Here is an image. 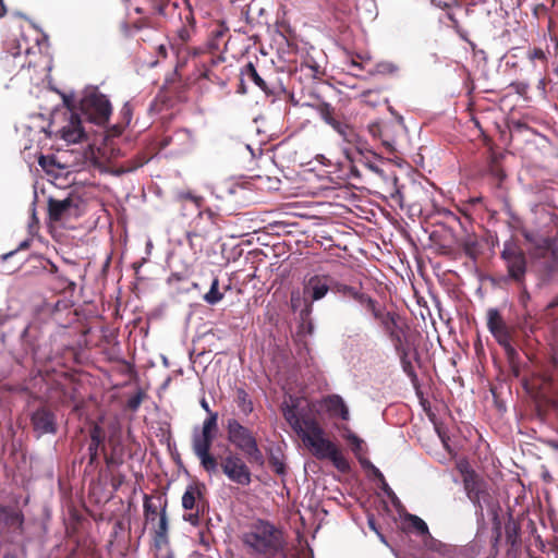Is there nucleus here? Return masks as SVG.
<instances>
[{
    "instance_id": "f257e3e1",
    "label": "nucleus",
    "mask_w": 558,
    "mask_h": 558,
    "mask_svg": "<svg viewBox=\"0 0 558 558\" xmlns=\"http://www.w3.org/2000/svg\"><path fill=\"white\" fill-rule=\"evenodd\" d=\"M242 543L247 553L263 558H275L284 549L282 532L271 522L254 520L242 534Z\"/></svg>"
},
{
    "instance_id": "f03ea898",
    "label": "nucleus",
    "mask_w": 558,
    "mask_h": 558,
    "mask_svg": "<svg viewBox=\"0 0 558 558\" xmlns=\"http://www.w3.org/2000/svg\"><path fill=\"white\" fill-rule=\"evenodd\" d=\"M500 258L505 264L506 274L496 276L493 281L499 287L510 283L523 286L527 274V257L513 239L504 242Z\"/></svg>"
},
{
    "instance_id": "7ed1b4c3",
    "label": "nucleus",
    "mask_w": 558,
    "mask_h": 558,
    "mask_svg": "<svg viewBox=\"0 0 558 558\" xmlns=\"http://www.w3.org/2000/svg\"><path fill=\"white\" fill-rule=\"evenodd\" d=\"M218 414L207 416L203 422L202 429L194 428L192 435V449L199 459L201 465L209 474L218 471L217 459L210 453V448L217 430Z\"/></svg>"
},
{
    "instance_id": "20e7f679",
    "label": "nucleus",
    "mask_w": 558,
    "mask_h": 558,
    "mask_svg": "<svg viewBox=\"0 0 558 558\" xmlns=\"http://www.w3.org/2000/svg\"><path fill=\"white\" fill-rule=\"evenodd\" d=\"M78 109L86 120L98 125L105 124L112 111L109 99L97 87L84 89Z\"/></svg>"
},
{
    "instance_id": "39448f33",
    "label": "nucleus",
    "mask_w": 558,
    "mask_h": 558,
    "mask_svg": "<svg viewBox=\"0 0 558 558\" xmlns=\"http://www.w3.org/2000/svg\"><path fill=\"white\" fill-rule=\"evenodd\" d=\"M227 434L228 440L250 462H256L262 464L264 462V456L258 448L257 440L253 433L242 425L235 418H229L227 422Z\"/></svg>"
},
{
    "instance_id": "423d86ee",
    "label": "nucleus",
    "mask_w": 558,
    "mask_h": 558,
    "mask_svg": "<svg viewBox=\"0 0 558 558\" xmlns=\"http://www.w3.org/2000/svg\"><path fill=\"white\" fill-rule=\"evenodd\" d=\"M487 328L497 343L505 350L509 359L518 356V352L512 345L511 331L500 312L495 307L488 308L487 311Z\"/></svg>"
},
{
    "instance_id": "0eeeda50",
    "label": "nucleus",
    "mask_w": 558,
    "mask_h": 558,
    "mask_svg": "<svg viewBox=\"0 0 558 558\" xmlns=\"http://www.w3.org/2000/svg\"><path fill=\"white\" fill-rule=\"evenodd\" d=\"M463 487L468 498L476 508V514L483 518L484 508L488 506L489 493L486 483L472 469L465 470Z\"/></svg>"
},
{
    "instance_id": "6e6552de",
    "label": "nucleus",
    "mask_w": 558,
    "mask_h": 558,
    "mask_svg": "<svg viewBox=\"0 0 558 558\" xmlns=\"http://www.w3.org/2000/svg\"><path fill=\"white\" fill-rule=\"evenodd\" d=\"M302 440L318 459H327L337 447L324 436V430L317 422H310L307 424L306 434H304Z\"/></svg>"
},
{
    "instance_id": "1a4fd4ad",
    "label": "nucleus",
    "mask_w": 558,
    "mask_h": 558,
    "mask_svg": "<svg viewBox=\"0 0 558 558\" xmlns=\"http://www.w3.org/2000/svg\"><path fill=\"white\" fill-rule=\"evenodd\" d=\"M182 507L192 512L183 515V520L193 526L199 524L201 514L205 511L202 487L197 484H190L182 496Z\"/></svg>"
},
{
    "instance_id": "9d476101",
    "label": "nucleus",
    "mask_w": 558,
    "mask_h": 558,
    "mask_svg": "<svg viewBox=\"0 0 558 558\" xmlns=\"http://www.w3.org/2000/svg\"><path fill=\"white\" fill-rule=\"evenodd\" d=\"M223 474L233 483L242 486L251 484V471L241 457L234 453L228 454L222 463Z\"/></svg>"
},
{
    "instance_id": "9b49d317",
    "label": "nucleus",
    "mask_w": 558,
    "mask_h": 558,
    "mask_svg": "<svg viewBox=\"0 0 558 558\" xmlns=\"http://www.w3.org/2000/svg\"><path fill=\"white\" fill-rule=\"evenodd\" d=\"M29 420L37 438L45 435H54L58 430L57 416L54 412L46 407H40L33 411Z\"/></svg>"
},
{
    "instance_id": "f8f14e48",
    "label": "nucleus",
    "mask_w": 558,
    "mask_h": 558,
    "mask_svg": "<svg viewBox=\"0 0 558 558\" xmlns=\"http://www.w3.org/2000/svg\"><path fill=\"white\" fill-rule=\"evenodd\" d=\"M76 199L69 196L63 199L50 197L48 201L49 218L52 221H61L76 216L78 205Z\"/></svg>"
},
{
    "instance_id": "ddd939ff",
    "label": "nucleus",
    "mask_w": 558,
    "mask_h": 558,
    "mask_svg": "<svg viewBox=\"0 0 558 558\" xmlns=\"http://www.w3.org/2000/svg\"><path fill=\"white\" fill-rule=\"evenodd\" d=\"M59 134L68 144H76L86 136L82 118L71 108L66 123L59 130Z\"/></svg>"
},
{
    "instance_id": "4468645a",
    "label": "nucleus",
    "mask_w": 558,
    "mask_h": 558,
    "mask_svg": "<svg viewBox=\"0 0 558 558\" xmlns=\"http://www.w3.org/2000/svg\"><path fill=\"white\" fill-rule=\"evenodd\" d=\"M329 289L330 287L328 276L314 275L305 281L303 293L305 298L310 299L312 302H315L325 298Z\"/></svg>"
},
{
    "instance_id": "2eb2a0df",
    "label": "nucleus",
    "mask_w": 558,
    "mask_h": 558,
    "mask_svg": "<svg viewBox=\"0 0 558 558\" xmlns=\"http://www.w3.org/2000/svg\"><path fill=\"white\" fill-rule=\"evenodd\" d=\"M322 118L323 120L329 124L341 137L342 140L348 144H354L357 142L359 135L356 134L355 130L351 126H349L345 123H342L341 121L337 120L330 110L329 106H326L322 110Z\"/></svg>"
},
{
    "instance_id": "dca6fc26",
    "label": "nucleus",
    "mask_w": 558,
    "mask_h": 558,
    "mask_svg": "<svg viewBox=\"0 0 558 558\" xmlns=\"http://www.w3.org/2000/svg\"><path fill=\"white\" fill-rule=\"evenodd\" d=\"M175 145L178 153L190 151L195 145V137L191 130L180 129L177 130L171 136L163 140L162 145Z\"/></svg>"
},
{
    "instance_id": "f3484780",
    "label": "nucleus",
    "mask_w": 558,
    "mask_h": 558,
    "mask_svg": "<svg viewBox=\"0 0 558 558\" xmlns=\"http://www.w3.org/2000/svg\"><path fill=\"white\" fill-rule=\"evenodd\" d=\"M322 404L331 417H340L343 421H349V408L341 396L329 395L323 399Z\"/></svg>"
},
{
    "instance_id": "a211bd4d",
    "label": "nucleus",
    "mask_w": 558,
    "mask_h": 558,
    "mask_svg": "<svg viewBox=\"0 0 558 558\" xmlns=\"http://www.w3.org/2000/svg\"><path fill=\"white\" fill-rule=\"evenodd\" d=\"M144 517L147 524L155 523L159 519L162 509H167V499L162 497L144 496Z\"/></svg>"
},
{
    "instance_id": "6ab92c4d",
    "label": "nucleus",
    "mask_w": 558,
    "mask_h": 558,
    "mask_svg": "<svg viewBox=\"0 0 558 558\" xmlns=\"http://www.w3.org/2000/svg\"><path fill=\"white\" fill-rule=\"evenodd\" d=\"M385 332L390 337L392 341L400 342V332L398 331V324L396 319V314L386 311L384 307L379 313H375V317Z\"/></svg>"
},
{
    "instance_id": "aec40b11",
    "label": "nucleus",
    "mask_w": 558,
    "mask_h": 558,
    "mask_svg": "<svg viewBox=\"0 0 558 558\" xmlns=\"http://www.w3.org/2000/svg\"><path fill=\"white\" fill-rule=\"evenodd\" d=\"M154 526V543L155 546L161 548L168 543V517L165 509H162L159 513V519L155 523H151Z\"/></svg>"
},
{
    "instance_id": "412c9836",
    "label": "nucleus",
    "mask_w": 558,
    "mask_h": 558,
    "mask_svg": "<svg viewBox=\"0 0 558 558\" xmlns=\"http://www.w3.org/2000/svg\"><path fill=\"white\" fill-rule=\"evenodd\" d=\"M284 417L292 429L301 437L306 434V427L310 422H316L314 418H302L294 409L284 411Z\"/></svg>"
},
{
    "instance_id": "4be33fe9",
    "label": "nucleus",
    "mask_w": 558,
    "mask_h": 558,
    "mask_svg": "<svg viewBox=\"0 0 558 558\" xmlns=\"http://www.w3.org/2000/svg\"><path fill=\"white\" fill-rule=\"evenodd\" d=\"M393 342H395L396 351H397V354L399 355L400 364H401L403 372L410 378H415L416 374H415L412 361L409 356V350L405 347H403L401 339H400V342H397V341H393Z\"/></svg>"
},
{
    "instance_id": "5701e85b",
    "label": "nucleus",
    "mask_w": 558,
    "mask_h": 558,
    "mask_svg": "<svg viewBox=\"0 0 558 558\" xmlns=\"http://www.w3.org/2000/svg\"><path fill=\"white\" fill-rule=\"evenodd\" d=\"M102 442L101 428L95 425L90 430V441L88 445L89 464H94L98 458V449Z\"/></svg>"
},
{
    "instance_id": "b1692460",
    "label": "nucleus",
    "mask_w": 558,
    "mask_h": 558,
    "mask_svg": "<svg viewBox=\"0 0 558 558\" xmlns=\"http://www.w3.org/2000/svg\"><path fill=\"white\" fill-rule=\"evenodd\" d=\"M157 13L165 17H173L174 11L179 8L178 1L173 0H149Z\"/></svg>"
},
{
    "instance_id": "393cba45",
    "label": "nucleus",
    "mask_w": 558,
    "mask_h": 558,
    "mask_svg": "<svg viewBox=\"0 0 558 558\" xmlns=\"http://www.w3.org/2000/svg\"><path fill=\"white\" fill-rule=\"evenodd\" d=\"M236 405L240 410V412L247 416L253 412V402L248 396V393L243 388L236 389V398H235Z\"/></svg>"
},
{
    "instance_id": "a878e982",
    "label": "nucleus",
    "mask_w": 558,
    "mask_h": 558,
    "mask_svg": "<svg viewBox=\"0 0 558 558\" xmlns=\"http://www.w3.org/2000/svg\"><path fill=\"white\" fill-rule=\"evenodd\" d=\"M242 75H244L247 80L254 82V84L258 86L263 92L268 93L266 82L260 77L252 62H248L244 66V69L242 70Z\"/></svg>"
},
{
    "instance_id": "bb28decb",
    "label": "nucleus",
    "mask_w": 558,
    "mask_h": 558,
    "mask_svg": "<svg viewBox=\"0 0 558 558\" xmlns=\"http://www.w3.org/2000/svg\"><path fill=\"white\" fill-rule=\"evenodd\" d=\"M405 520L410 523L411 527H413L417 532L418 535L426 536L427 538L434 542L432 535L429 534L428 526L423 519L415 514L409 513L407 514Z\"/></svg>"
},
{
    "instance_id": "cd10ccee",
    "label": "nucleus",
    "mask_w": 558,
    "mask_h": 558,
    "mask_svg": "<svg viewBox=\"0 0 558 558\" xmlns=\"http://www.w3.org/2000/svg\"><path fill=\"white\" fill-rule=\"evenodd\" d=\"M223 299V294L219 291V280L214 278L209 291L205 293L204 301L209 305H216Z\"/></svg>"
},
{
    "instance_id": "c85d7f7f",
    "label": "nucleus",
    "mask_w": 558,
    "mask_h": 558,
    "mask_svg": "<svg viewBox=\"0 0 558 558\" xmlns=\"http://www.w3.org/2000/svg\"><path fill=\"white\" fill-rule=\"evenodd\" d=\"M342 437L350 444L352 451L359 454L362 451L363 440L348 426L342 427Z\"/></svg>"
},
{
    "instance_id": "c756f323",
    "label": "nucleus",
    "mask_w": 558,
    "mask_h": 558,
    "mask_svg": "<svg viewBox=\"0 0 558 558\" xmlns=\"http://www.w3.org/2000/svg\"><path fill=\"white\" fill-rule=\"evenodd\" d=\"M518 328L526 336L530 337L534 333L536 327L535 323L533 320V314L525 310V313L523 314L522 318L518 323Z\"/></svg>"
},
{
    "instance_id": "7c9ffc66",
    "label": "nucleus",
    "mask_w": 558,
    "mask_h": 558,
    "mask_svg": "<svg viewBox=\"0 0 558 558\" xmlns=\"http://www.w3.org/2000/svg\"><path fill=\"white\" fill-rule=\"evenodd\" d=\"M522 236L525 239L526 242L533 244L535 247H545L548 243L547 239L539 235L537 232L527 230L523 228L521 230Z\"/></svg>"
},
{
    "instance_id": "2f4dec72",
    "label": "nucleus",
    "mask_w": 558,
    "mask_h": 558,
    "mask_svg": "<svg viewBox=\"0 0 558 558\" xmlns=\"http://www.w3.org/2000/svg\"><path fill=\"white\" fill-rule=\"evenodd\" d=\"M327 459H329L332 464L341 472H344L349 469L348 460L342 456L337 447L331 451Z\"/></svg>"
},
{
    "instance_id": "473e14b6",
    "label": "nucleus",
    "mask_w": 558,
    "mask_h": 558,
    "mask_svg": "<svg viewBox=\"0 0 558 558\" xmlns=\"http://www.w3.org/2000/svg\"><path fill=\"white\" fill-rule=\"evenodd\" d=\"M8 52L13 57L17 58L22 54V52L28 54L31 52V48L24 37L21 39H16L14 45L8 49Z\"/></svg>"
},
{
    "instance_id": "72a5a7b5",
    "label": "nucleus",
    "mask_w": 558,
    "mask_h": 558,
    "mask_svg": "<svg viewBox=\"0 0 558 558\" xmlns=\"http://www.w3.org/2000/svg\"><path fill=\"white\" fill-rule=\"evenodd\" d=\"M333 290L336 293H338L342 296H345V298H350V299H354L360 291L355 287L348 286V284L340 283V282H337L333 286Z\"/></svg>"
},
{
    "instance_id": "f704fd0d",
    "label": "nucleus",
    "mask_w": 558,
    "mask_h": 558,
    "mask_svg": "<svg viewBox=\"0 0 558 558\" xmlns=\"http://www.w3.org/2000/svg\"><path fill=\"white\" fill-rule=\"evenodd\" d=\"M374 473L375 475L379 478L381 485H380V488L383 489L384 494L395 504L396 501H398V498L396 496V494L393 493V490L390 488V486L388 485V483L386 482L383 473L374 468Z\"/></svg>"
},
{
    "instance_id": "c9c22d12",
    "label": "nucleus",
    "mask_w": 558,
    "mask_h": 558,
    "mask_svg": "<svg viewBox=\"0 0 558 558\" xmlns=\"http://www.w3.org/2000/svg\"><path fill=\"white\" fill-rule=\"evenodd\" d=\"M398 72V66L390 61H380L376 64V73L378 74H395Z\"/></svg>"
},
{
    "instance_id": "e433bc0d",
    "label": "nucleus",
    "mask_w": 558,
    "mask_h": 558,
    "mask_svg": "<svg viewBox=\"0 0 558 558\" xmlns=\"http://www.w3.org/2000/svg\"><path fill=\"white\" fill-rule=\"evenodd\" d=\"M10 518H14L20 524L23 522V517L17 512H12L8 507L0 505V522Z\"/></svg>"
},
{
    "instance_id": "4c0bfd02",
    "label": "nucleus",
    "mask_w": 558,
    "mask_h": 558,
    "mask_svg": "<svg viewBox=\"0 0 558 558\" xmlns=\"http://www.w3.org/2000/svg\"><path fill=\"white\" fill-rule=\"evenodd\" d=\"M39 166L47 172H50L54 166H57L53 156L41 155L38 159Z\"/></svg>"
},
{
    "instance_id": "58836bf2",
    "label": "nucleus",
    "mask_w": 558,
    "mask_h": 558,
    "mask_svg": "<svg viewBox=\"0 0 558 558\" xmlns=\"http://www.w3.org/2000/svg\"><path fill=\"white\" fill-rule=\"evenodd\" d=\"M518 287L520 288L519 302L525 310H527V303L531 300V294L527 291L525 280H523V286Z\"/></svg>"
},
{
    "instance_id": "ea45409f",
    "label": "nucleus",
    "mask_w": 558,
    "mask_h": 558,
    "mask_svg": "<svg viewBox=\"0 0 558 558\" xmlns=\"http://www.w3.org/2000/svg\"><path fill=\"white\" fill-rule=\"evenodd\" d=\"M353 300L360 303L362 306H366L369 304V302H373L374 299L360 290Z\"/></svg>"
},
{
    "instance_id": "a19ab883",
    "label": "nucleus",
    "mask_w": 558,
    "mask_h": 558,
    "mask_svg": "<svg viewBox=\"0 0 558 558\" xmlns=\"http://www.w3.org/2000/svg\"><path fill=\"white\" fill-rule=\"evenodd\" d=\"M529 59L534 60H546V53L541 48H534L532 51L529 52Z\"/></svg>"
},
{
    "instance_id": "79ce46f5",
    "label": "nucleus",
    "mask_w": 558,
    "mask_h": 558,
    "mask_svg": "<svg viewBox=\"0 0 558 558\" xmlns=\"http://www.w3.org/2000/svg\"><path fill=\"white\" fill-rule=\"evenodd\" d=\"M365 308L373 315V317H375V313H379L384 306H381L376 300H373V302H369Z\"/></svg>"
},
{
    "instance_id": "37998d69",
    "label": "nucleus",
    "mask_w": 558,
    "mask_h": 558,
    "mask_svg": "<svg viewBox=\"0 0 558 558\" xmlns=\"http://www.w3.org/2000/svg\"><path fill=\"white\" fill-rule=\"evenodd\" d=\"M365 308L373 315V317H375V313H379L384 306H381L376 300H373V302H369Z\"/></svg>"
},
{
    "instance_id": "c03bdc74",
    "label": "nucleus",
    "mask_w": 558,
    "mask_h": 558,
    "mask_svg": "<svg viewBox=\"0 0 558 558\" xmlns=\"http://www.w3.org/2000/svg\"><path fill=\"white\" fill-rule=\"evenodd\" d=\"M511 86L515 89V92L520 95H523L529 89V84L525 82H513Z\"/></svg>"
},
{
    "instance_id": "a18cd8bd",
    "label": "nucleus",
    "mask_w": 558,
    "mask_h": 558,
    "mask_svg": "<svg viewBox=\"0 0 558 558\" xmlns=\"http://www.w3.org/2000/svg\"><path fill=\"white\" fill-rule=\"evenodd\" d=\"M141 401H142L141 396H140V395H137V396H134V397H132L131 399H129L128 404H129V407H130L132 410H136V409L140 407Z\"/></svg>"
},
{
    "instance_id": "49530a36",
    "label": "nucleus",
    "mask_w": 558,
    "mask_h": 558,
    "mask_svg": "<svg viewBox=\"0 0 558 558\" xmlns=\"http://www.w3.org/2000/svg\"><path fill=\"white\" fill-rule=\"evenodd\" d=\"M274 465H275L276 473L281 474V475L284 474L286 465L283 462L275 460Z\"/></svg>"
},
{
    "instance_id": "de8ad7c7",
    "label": "nucleus",
    "mask_w": 558,
    "mask_h": 558,
    "mask_svg": "<svg viewBox=\"0 0 558 558\" xmlns=\"http://www.w3.org/2000/svg\"><path fill=\"white\" fill-rule=\"evenodd\" d=\"M182 197L191 201L195 205L196 208L199 207V203H201V198L199 197H196V196H194V195H192L190 193H186V194L182 195Z\"/></svg>"
},
{
    "instance_id": "09e8293b",
    "label": "nucleus",
    "mask_w": 558,
    "mask_h": 558,
    "mask_svg": "<svg viewBox=\"0 0 558 558\" xmlns=\"http://www.w3.org/2000/svg\"><path fill=\"white\" fill-rule=\"evenodd\" d=\"M186 236H187V240L190 242V245L192 247H194L196 245L195 240H197L199 238V235L197 233H195V232H189L186 234Z\"/></svg>"
},
{
    "instance_id": "8fccbe9b",
    "label": "nucleus",
    "mask_w": 558,
    "mask_h": 558,
    "mask_svg": "<svg viewBox=\"0 0 558 558\" xmlns=\"http://www.w3.org/2000/svg\"><path fill=\"white\" fill-rule=\"evenodd\" d=\"M183 3L189 7V4L186 3V1L184 0ZM186 23H192L194 21L193 19V15H192V11L190 8H186V13H185V16H184Z\"/></svg>"
},
{
    "instance_id": "3c124183",
    "label": "nucleus",
    "mask_w": 558,
    "mask_h": 558,
    "mask_svg": "<svg viewBox=\"0 0 558 558\" xmlns=\"http://www.w3.org/2000/svg\"><path fill=\"white\" fill-rule=\"evenodd\" d=\"M31 242L32 240L31 239H26V240H23L15 250L17 251H23V250H26L29 245H31Z\"/></svg>"
},
{
    "instance_id": "603ef678",
    "label": "nucleus",
    "mask_w": 558,
    "mask_h": 558,
    "mask_svg": "<svg viewBox=\"0 0 558 558\" xmlns=\"http://www.w3.org/2000/svg\"><path fill=\"white\" fill-rule=\"evenodd\" d=\"M201 405L202 408L208 413V416H210L211 414H218L217 412H213L208 405V402L205 400V399H202L201 401Z\"/></svg>"
},
{
    "instance_id": "864d4df0",
    "label": "nucleus",
    "mask_w": 558,
    "mask_h": 558,
    "mask_svg": "<svg viewBox=\"0 0 558 558\" xmlns=\"http://www.w3.org/2000/svg\"><path fill=\"white\" fill-rule=\"evenodd\" d=\"M367 523H368V526L377 534L379 533V531L377 530L376 527V524H375V519L373 517H368V520H367Z\"/></svg>"
},
{
    "instance_id": "5fc2aeb1",
    "label": "nucleus",
    "mask_w": 558,
    "mask_h": 558,
    "mask_svg": "<svg viewBox=\"0 0 558 558\" xmlns=\"http://www.w3.org/2000/svg\"><path fill=\"white\" fill-rule=\"evenodd\" d=\"M300 302V296L299 295H295L294 293H292V296H291V303H292V307L295 310L298 307V303Z\"/></svg>"
},
{
    "instance_id": "6e6d98bb",
    "label": "nucleus",
    "mask_w": 558,
    "mask_h": 558,
    "mask_svg": "<svg viewBox=\"0 0 558 558\" xmlns=\"http://www.w3.org/2000/svg\"><path fill=\"white\" fill-rule=\"evenodd\" d=\"M458 469L460 471V473L463 475V477L465 476V470L466 469H470V466L468 465V463H460L458 465Z\"/></svg>"
},
{
    "instance_id": "4d7b16f0",
    "label": "nucleus",
    "mask_w": 558,
    "mask_h": 558,
    "mask_svg": "<svg viewBox=\"0 0 558 558\" xmlns=\"http://www.w3.org/2000/svg\"><path fill=\"white\" fill-rule=\"evenodd\" d=\"M16 252H17V250L10 251L9 253L3 254V255L1 256V259H2V260H7V259H9L11 256H13Z\"/></svg>"
},
{
    "instance_id": "13d9d810",
    "label": "nucleus",
    "mask_w": 558,
    "mask_h": 558,
    "mask_svg": "<svg viewBox=\"0 0 558 558\" xmlns=\"http://www.w3.org/2000/svg\"><path fill=\"white\" fill-rule=\"evenodd\" d=\"M556 306H558V295L548 303L547 308H554Z\"/></svg>"
},
{
    "instance_id": "bf43d9fd",
    "label": "nucleus",
    "mask_w": 558,
    "mask_h": 558,
    "mask_svg": "<svg viewBox=\"0 0 558 558\" xmlns=\"http://www.w3.org/2000/svg\"><path fill=\"white\" fill-rule=\"evenodd\" d=\"M180 37L183 39V40H187L189 39V32L186 29H181L180 31Z\"/></svg>"
},
{
    "instance_id": "052dcab7",
    "label": "nucleus",
    "mask_w": 558,
    "mask_h": 558,
    "mask_svg": "<svg viewBox=\"0 0 558 558\" xmlns=\"http://www.w3.org/2000/svg\"><path fill=\"white\" fill-rule=\"evenodd\" d=\"M7 9L4 7L3 0H0V17L4 16Z\"/></svg>"
},
{
    "instance_id": "680f3d73",
    "label": "nucleus",
    "mask_w": 558,
    "mask_h": 558,
    "mask_svg": "<svg viewBox=\"0 0 558 558\" xmlns=\"http://www.w3.org/2000/svg\"><path fill=\"white\" fill-rule=\"evenodd\" d=\"M384 145L387 147V149L389 151H393L395 150V146H393V144L391 142L385 141Z\"/></svg>"
},
{
    "instance_id": "e2e57ef3",
    "label": "nucleus",
    "mask_w": 558,
    "mask_h": 558,
    "mask_svg": "<svg viewBox=\"0 0 558 558\" xmlns=\"http://www.w3.org/2000/svg\"><path fill=\"white\" fill-rule=\"evenodd\" d=\"M28 330H29V327H28V326H27V327H25V328L23 329V331L21 332V339H22V340H25V339H26L27 333H28Z\"/></svg>"
},
{
    "instance_id": "0e129e2a",
    "label": "nucleus",
    "mask_w": 558,
    "mask_h": 558,
    "mask_svg": "<svg viewBox=\"0 0 558 558\" xmlns=\"http://www.w3.org/2000/svg\"><path fill=\"white\" fill-rule=\"evenodd\" d=\"M215 34V37L219 38V37H222L225 35V31L223 29H218L216 32H214Z\"/></svg>"
},
{
    "instance_id": "69168bd1",
    "label": "nucleus",
    "mask_w": 558,
    "mask_h": 558,
    "mask_svg": "<svg viewBox=\"0 0 558 558\" xmlns=\"http://www.w3.org/2000/svg\"><path fill=\"white\" fill-rule=\"evenodd\" d=\"M159 558H174L173 554L171 551H168L165 556Z\"/></svg>"
},
{
    "instance_id": "338daca9",
    "label": "nucleus",
    "mask_w": 558,
    "mask_h": 558,
    "mask_svg": "<svg viewBox=\"0 0 558 558\" xmlns=\"http://www.w3.org/2000/svg\"><path fill=\"white\" fill-rule=\"evenodd\" d=\"M70 97L68 96H64L63 100H64V104L70 108Z\"/></svg>"
},
{
    "instance_id": "774afa93",
    "label": "nucleus",
    "mask_w": 558,
    "mask_h": 558,
    "mask_svg": "<svg viewBox=\"0 0 558 558\" xmlns=\"http://www.w3.org/2000/svg\"><path fill=\"white\" fill-rule=\"evenodd\" d=\"M377 535L379 536L380 541L386 544L385 536L383 534H380V533H377Z\"/></svg>"
}]
</instances>
